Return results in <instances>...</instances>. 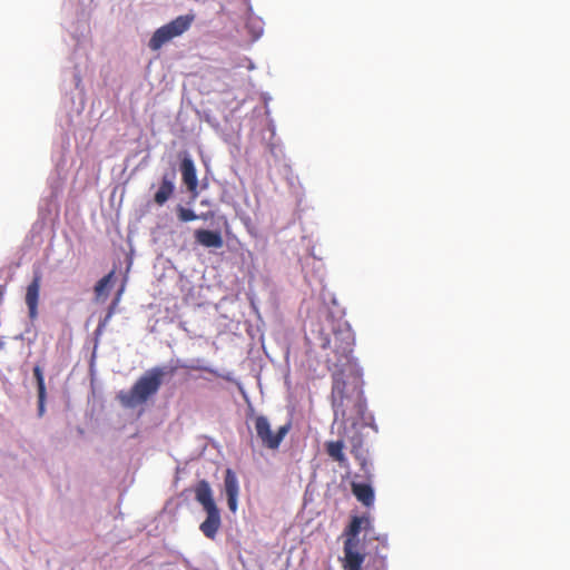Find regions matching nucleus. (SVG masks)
<instances>
[{"label":"nucleus","mask_w":570,"mask_h":570,"mask_svg":"<svg viewBox=\"0 0 570 570\" xmlns=\"http://www.w3.org/2000/svg\"><path fill=\"white\" fill-rule=\"evenodd\" d=\"M355 344L354 333L346 322H337L332 333L322 337L321 348L330 350L326 354L328 370L346 366L352 361Z\"/></svg>","instance_id":"1"},{"label":"nucleus","mask_w":570,"mask_h":570,"mask_svg":"<svg viewBox=\"0 0 570 570\" xmlns=\"http://www.w3.org/2000/svg\"><path fill=\"white\" fill-rule=\"evenodd\" d=\"M174 372L175 368H171L169 374H174ZM166 374H168L166 367L155 366L148 370L136 381L129 391H121L118 394V400L128 409L146 403L149 397L158 392Z\"/></svg>","instance_id":"2"},{"label":"nucleus","mask_w":570,"mask_h":570,"mask_svg":"<svg viewBox=\"0 0 570 570\" xmlns=\"http://www.w3.org/2000/svg\"><path fill=\"white\" fill-rule=\"evenodd\" d=\"M372 527V520L368 515L352 517L348 525L344 529L345 537L342 560L344 570H362L365 554L358 551V534L362 530H368Z\"/></svg>","instance_id":"3"},{"label":"nucleus","mask_w":570,"mask_h":570,"mask_svg":"<svg viewBox=\"0 0 570 570\" xmlns=\"http://www.w3.org/2000/svg\"><path fill=\"white\" fill-rule=\"evenodd\" d=\"M195 499L206 512V519L200 523L199 529L208 539H215L220 525V511L213 498V490L206 480H200L194 488Z\"/></svg>","instance_id":"4"},{"label":"nucleus","mask_w":570,"mask_h":570,"mask_svg":"<svg viewBox=\"0 0 570 570\" xmlns=\"http://www.w3.org/2000/svg\"><path fill=\"white\" fill-rule=\"evenodd\" d=\"M194 13L178 16L176 19L158 28L151 36L148 47L153 51L159 50L165 43L185 33L195 20Z\"/></svg>","instance_id":"5"},{"label":"nucleus","mask_w":570,"mask_h":570,"mask_svg":"<svg viewBox=\"0 0 570 570\" xmlns=\"http://www.w3.org/2000/svg\"><path fill=\"white\" fill-rule=\"evenodd\" d=\"M254 428L263 446L269 450H277L289 432L292 424L287 422L279 426L276 432H273L268 419L264 415H257L254 419Z\"/></svg>","instance_id":"6"},{"label":"nucleus","mask_w":570,"mask_h":570,"mask_svg":"<svg viewBox=\"0 0 570 570\" xmlns=\"http://www.w3.org/2000/svg\"><path fill=\"white\" fill-rule=\"evenodd\" d=\"M346 382L343 379V371H336L333 373V385H332V405L335 417H342V420H348L347 403L350 400L345 395Z\"/></svg>","instance_id":"7"},{"label":"nucleus","mask_w":570,"mask_h":570,"mask_svg":"<svg viewBox=\"0 0 570 570\" xmlns=\"http://www.w3.org/2000/svg\"><path fill=\"white\" fill-rule=\"evenodd\" d=\"M224 489L227 497L228 509L235 513L238 507L239 483L235 472L227 469L224 478Z\"/></svg>","instance_id":"8"},{"label":"nucleus","mask_w":570,"mask_h":570,"mask_svg":"<svg viewBox=\"0 0 570 570\" xmlns=\"http://www.w3.org/2000/svg\"><path fill=\"white\" fill-rule=\"evenodd\" d=\"M41 285V274L36 273L31 283L28 285L26 291V304L29 309V317L35 320L38 315V302H39V292Z\"/></svg>","instance_id":"9"},{"label":"nucleus","mask_w":570,"mask_h":570,"mask_svg":"<svg viewBox=\"0 0 570 570\" xmlns=\"http://www.w3.org/2000/svg\"><path fill=\"white\" fill-rule=\"evenodd\" d=\"M175 173L164 174L161 177L159 189L154 196V200L157 205L163 206L175 191Z\"/></svg>","instance_id":"10"},{"label":"nucleus","mask_w":570,"mask_h":570,"mask_svg":"<svg viewBox=\"0 0 570 570\" xmlns=\"http://www.w3.org/2000/svg\"><path fill=\"white\" fill-rule=\"evenodd\" d=\"M195 239L198 244L207 248H220L224 245L220 233L216 230L197 229L195 230Z\"/></svg>","instance_id":"11"},{"label":"nucleus","mask_w":570,"mask_h":570,"mask_svg":"<svg viewBox=\"0 0 570 570\" xmlns=\"http://www.w3.org/2000/svg\"><path fill=\"white\" fill-rule=\"evenodd\" d=\"M180 171H181L183 181L186 185L187 189L191 193L196 191L197 186H198V180H197L196 168H195L194 161L190 157H188V156L184 157V159L181 160V164H180Z\"/></svg>","instance_id":"12"},{"label":"nucleus","mask_w":570,"mask_h":570,"mask_svg":"<svg viewBox=\"0 0 570 570\" xmlns=\"http://www.w3.org/2000/svg\"><path fill=\"white\" fill-rule=\"evenodd\" d=\"M351 444V453L355 456V459L358 461L361 469L363 472L367 475L370 473L367 458H366V451L364 450V441L363 436L360 433H355L350 439Z\"/></svg>","instance_id":"13"},{"label":"nucleus","mask_w":570,"mask_h":570,"mask_svg":"<svg viewBox=\"0 0 570 570\" xmlns=\"http://www.w3.org/2000/svg\"><path fill=\"white\" fill-rule=\"evenodd\" d=\"M344 440L340 439L336 441H327L325 443V450L327 455L335 462L338 463L341 468H347L348 461L344 453Z\"/></svg>","instance_id":"14"},{"label":"nucleus","mask_w":570,"mask_h":570,"mask_svg":"<svg viewBox=\"0 0 570 570\" xmlns=\"http://www.w3.org/2000/svg\"><path fill=\"white\" fill-rule=\"evenodd\" d=\"M352 492L355 498L362 502L365 507H372L374 503V491L367 483H352Z\"/></svg>","instance_id":"15"},{"label":"nucleus","mask_w":570,"mask_h":570,"mask_svg":"<svg viewBox=\"0 0 570 570\" xmlns=\"http://www.w3.org/2000/svg\"><path fill=\"white\" fill-rule=\"evenodd\" d=\"M32 372H33V376L37 382L39 413H40V415H42V413L45 411V402H46V384H45L43 372L39 365H36L33 367Z\"/></svg>","instance_id":"16"},{"label":"nucleus","mask_w":570,"mask_h":570,"mask_svg":"<svg viewBox=\"0 0 570 570\" xmlns=\"http://www.w3.org/2000/svg\"><path fill=\"white\" fill-rule=\"evenodd\" d=\"M114 277H115V272L111 271L110 273H108L101 279L98 281V283L95 286V294H96L97 298L106 295V292H107L108 287L110 286Z\"/></svg>","instance_id":"17"},{"label":"nucleus","mask_w":570,"mask_h":570,"mask_svg":"<svg viewBox=\"0 0 570 570\" xmlns=\"http://www.w3.org/2000/svg\"><path fill=\"white\" fill-rule=\"evenodd\" d=\"M122 292H124V286L117 292L116 294V297L114 298L112 303L110 304L109 308H108V312H107V315L105 317V320L102 322H100L99 324V328L105 326L106 323L111 318V316L115 314L116 312V308L120 302V298H121V295H122Z\"/></svg>","instance_id":"18"},{"label":"nucleus","mask_w":570,"mask_h":570,"mask_svg":"<svg viewBox=\"0 0 570 570\" xmlns=\"http://www.w3.org/2000/svg\"><path fill=\"white\" fill-rule=\"evenodd\" d=\"M177 216L180 222H193L198 218V216L194 213V210L189 208H185L184 206L177 207Z\"/></svg>","instance_id":"19"},{"label":"nucleus","mask_w":570,"mask_h":570,"mask_svg":"<svg viewBox=\"0 0 570 570\" xmlns=\"http://www.w3.org/2000/svg\"><path fill=\"white\" fill-rule=\"evenodd\" d=\"M353 405L356 407L357 413H362V404L358 400L353 401Z\"/></svg>","instance_id":"20"}]
</instances>
